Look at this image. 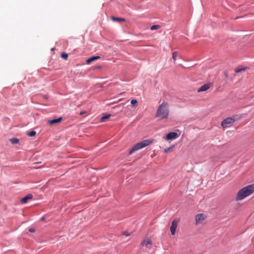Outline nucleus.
Masks as SVG:
<instances>
[{
    "mask_svg": "<svg viewBox=\"0 0 254 254\" xmlns=\"http://www.w3.org/2000/svg\"><path fill=\"white\" fill-rule=\"evenodd\" d=\"M169 114V105L167 103L163 102L159 106L156 113V117L161 119H167Z\"/></svg>",
    "mask_w": 254,
    "mask_h": 254,
    "instance_id": "obj_1",
    "label": "nucleus"
},
{
    "mask_svg": "<svg viewBox=\"0 0 254 254\" xmlns=\"http://www.w3.org/2000/svg\"><path fill=\"white\" fill-rule=\"evenodd\" d=\"M254 192V185H249L240 190L237 195L236 200H241Z\"/></svg>",
    "mask_w": 254,
    "mask_h": 254,
    "instance_id": "obj_2",
    "label": "nucleus"
},
{
    "mask_svg": "<svg viewBox=\"0 0 254 254\" xmlns=\"http://www.w3.org/2000/svg\"><path fill=\"white\" fill-rule=\"evenodd\" d=\"M152 142V141L146 139L142 141H141L135 145H134L133 147L130 149V150L129 152V155L132 154L133 152L135 151H136L139 149H141L148 145H149Z\"/></svg>",
    "mask_w": 254,
    "mask_h": 254,
    "instance_id": "obj_3",
    "label": "nucleus"
},
{
    "mask_svg": "<svg viewBox=\"0 0 254 254\" xmlns=\"http://www.w3.org/2000/svg\"><path fill=\"white\" fill-rule=\"evenodd\" d=\"M241 118L238 115H236L232 117H228L224 119L221 122V126L223 128L229 127L231 126L235 122L239 120Z\"/></svg>",
    "mask_w": 254,
    "mask_h": 254,
    "instance_id": "obj_4",
    "label": "nucleus"
},
{
    "mask_svg": "<svg viewBox=\"0 0 254 254\" xmlns=\"http://www.w3.org/2000/svg\"><path fill=\"white\" fill-rule=\"evenodd\" d=\"M206 216L205 214L199 213L195 216V223L196 224H202L205 220Z\"/></svg>",
    "mask_w": 254,
    "mask_h": 254,
    "instance_id": "obj_5",
    "label": "nucleus"
},
{
    "mask_svg": "<svg viewBox=\"0 0 254 254\" xmlns=\"http://www.w3.org/2000/svg\"><path fill=\"white\" fill-rule=\"evenodd\" d=\"M179 222V219H175L172 222L171 226L170 227V231L171 234L174 235L175 234L176 228Z\"/></svg>",
    "mask_w": 254,
    "mask_h": 254,
    "instance_id": "obj_6",
    "label": "nucleus"
},
{
    "mask_svg": "<svg viewBox=\"0 0 254 254\" xmlns=\"http://www.w3.org/2000/svg\"><path fill=\"white\" fill-rule=\"evenodd\" d=\"M178 137V134L176 132H170L166 135V139L167 140H173L177 138Z\"/></svg>",
    "mask_w": 254,
    "mask_h": 254,
    "instance_id": "obj_7",
    "label": "nucleus"
},
{
    "mask_svg": "<svg viewBox=\"0 0 254 254\" xmlns=\"http://www.w3.org/2000/svg\"><path fill=\"white\" fill-rule=\"evenodd\" d=\"M210 87V84L207 83L203 85L197 89L198 92L205 91Z\"/></svg>",
    "mask_w": 254,
    "mask_h": 254,
    "instance_id": "obj_8",
    "label": "nucleus"
},
{
    "mask_svg": "<svg viewBox=\"0 0 254 254\" xmlns=\"http://www.w3.org/2000/svg\"><path fill=\"white\" fill-rule=\"evenodd\" d=\"M152 244V241L149 239H147L146 240H144L143 241H142L141 243V245L142 246H145L146 247L149 248L150 249V247H149V246H151Z\"/></svg>",
    "mask_w": 254,
    "mask_h": 254,
    "instance_id": "obj_9",
    "label": "nucleus"
},
{
    "mask_svg": "<svg viewBox=\"0 0 254 254\" xmlns=\"http://www.w3.org/2000/svg\"><path fill=\"white\" fill-rule=\"evenodd\" d=\"M32 197L33 195L32 194H28L21 199V202L22 203H26L29 199H32Z\"/></svg>",
    "mask_w": 254,
    "mask_h": 254,
    "instance_id": "obj_10",
    "label": "nucleus"
},
{
    "mask_svg": "<svg viewBox=\"0 0 254 254\" xmlns=\"http://www.w3.org/2000/svg\"><path fill=\"white\" fill-rule=\"evenodd\" d=\"M100 58V57H99V56H93V57H91V58L88 59L86 60V63L87 64H90L92 62L96 60L99 59Z\"/></svg>",
    "mask_w": 254,
    "mask_h": 254,
    "instance_id": "obj_11",
    "label": "nucleus"
},
{
    "mask_svg": "<svg viewBox=\"0 0 254 254\" xmlns=\"http://www.w3.org/2000/svg\"><path fill=\"white\" fill-rule=\"evenodd\" d=\"M62 117H60V118H59L58 119H53V120H49L48 121V123L50 124H57V123H58L59 122H60L62 120Z\"/></svg>",
    "mask_w": 254,
    "mask_h": 254,
    "instance_id": "obj_12",
    "label": "nucleus"
},
{
    "mask_svg": "<svg viewBox=\"0 0 254 254\" xmlns=\"http://www.w3.org/2000/svg\"><path fill=\"white\" fill-rule=\"evenodd\" d=\"M111 19L114 21H117L120 23L125 21V19L123 18L117 17L115 16H112Z\"/></svg>",
    "mask_w": 254,
    "mask_h": 254,
    "instance_id": "obj_13",
    "label": "nucleus"
},
{
    "mask_svg": "<svg viewBox=\"0 0 254 254\" xmlns=\"http://www.w3.org/2000/svg\"><path fill=\"white\" fill-rule=\"evenodd\" d=\"M110 114H106L102 117H101V118L100 119V121L101 122H104L107 119H109L110 117Z\"/></svg>",
    "mask_w": 254,
    "mask_h": 254,
    "instance_id": "obj_14",
    "label": "nucleus"
},
{
    "mask_svg": "<svg viewBox=\"0 0 254 254\" xmlns=\"http://www.w3.org/2000/svg\"><path fill=\"white\" fill-rule=\"evenodd\" d=\"M9 141L13 144H17L19 141V139L16 138H10L9 139Z\"/></svg>",
    "mask_w": 254,
    "mask_h": 254,
    "instance_id": "obj_15",
    "label": "nucleus"
},
{
    "mask_svg": "<svg viewBox=\"0 0 254 254\" xmlns=\"http://www.w3.org/2000/svg\"><path fill=\"white\" fill-rule=\"evenodd\" d=\"M178 56V52L176 51H175L172 54V58L174 60V63H175L176 61V58Z\"/></svg>",
    "mask_w": 254,
    "mask_h": 254,
    "instance_id": "obj_16",
    "label": "nucleus"
},
{
    "mask_svg": "<svg viewBox=\"0 0 254 254\" xmlns=\"http://www.w3.org/2000/svg\"><path fill=\"white\" fill-rule=\"evenodd\" d=\"M245 69V68H242V67H237L236 68H235V71L236 72H239L242 70H244Z\"/></svg>",
    "mask_w": 254,
    "mask_h": 254,
    "instance_id": "obj_17",
    "label": "nucleus"
},
{
    "mask_svg": "<svg viewBox=\"0 0 254 254\" xmlns=\"http://www.w3.org/2000/svg\"><path fill=\"white\" fill-rule=\"evenodd\" d=\"M36 132L34 130H32L28 133V135L29 136H34L36 135Z\"/></svg>",
    "mask_w": 254,
    "mask_h": 254,
    "instance_id": "obj_18",
    "label": "nucleus"
},
{
    "mask_svg": "<svg viewBox=\"0 0 254 254\" xmlns=\"http://www.w3.org/2000/svg\"><path fill=\"white\" fill-rule=\"evenodd\" d=\"M159 27V26L158 25H154L151 26V30H154L158 29Z\"/></svg>",
    "mask_w": 254,
    "mask_h": 254,
    "instance_id": "obj_19",
    "label": "nucleus"
},
{
    "mask_svg": "<svg viewBox=\"0 0 254 254\" xmlns=\"http://www.w3.org/2000/svg\"><path fill=\"white\" fill-rule=\"evenodd\" d=\"M62 57L64 59H66L68 58V54L65 53H63L62 54Z\"/></svg>",
    "mask_w": 254,
    "mask_h": 254,
    "instance_id": "obj_20",
    "label": "nucleus"
},
{
    "mask_svg": "<svg viewBox=\"0 0 254 254\" xmlns=\"http://www.w3.org/2000/svg\"><path fill=\"white\" fill-rule=\"evenodd\" d=\"M137 103V101L136 99H132L131 101V104L132 105L134 106Z\"/></svg>",
    "mask_w": 254,
    "mask_h": 254,
    "instance_id": "obj_21",
    "label": "nucleus"
},
{
    "mask_svg": "<svg viewBox=\"0 0 254 254\" xmlns=\"http://www.w3.org/2000/svg\"><path fill=\"white\" fill-rule=\"evenodd\" d=\"M29 231L31 233H33L35 231V230L34 228H30L29 229Z\"/></svg>",
    "mask_w": 254,
    "mask_h": 254,
    "instance_id": "obj_22",
    "label": "nucleus"
},
{
    "mask_svg": "<svg viewBox=\"0 0 254 254\" xmlns=\"http://www.w3.org/2000/svg\"><path fill=\"white\" fill-rule=\"evenodd\" d=\"M123 234H124V235H125L126 236H129V235H130V234H129V233H128L127 232H126V231L124 232Z\"/></svg>",
    "mask_w": 254,
    "mask_h": 254,
    "instance_id": "obj_23",
    "label": "nucleus"
},
{
    "mask_svg": "<svg viewBox=\"0 0 254 254\" xmlns=\"http://www.w3.org/2000/svg\"><path fill=\"white\" fill-rule=\"evenodd\" d=\"M85 113H86V112H85V111H81V112L80 113V114L81 115H82L84 114Z\"/></svg>",
    "mask_w": 254,
    "mask_h": 254,
    "instance_id": "obj_24",
    "label": "nucleus"
},
{
    "mask_svg": "<svg viewBox=\"0 0 254 254\" xmlns=\"http://www.w3.org/2000/svg\"><path fill=\"white\" fill-rule=\"evenodd\" d=\"M44 220V217L41 218V220Z\"/></svg>",
    "mask_w": 254,
    "mask_h": 254,
    "instance_id": "obj_25",
    "label": "nucleus"
},
{
    "mask_svg": "<svg viewBox=\"0 0 254 254\" xmlns=\"http://www.w3.org/2000/svg\"><path fill=\"white\" fill-rule=\"evenodd\" d=\"M54 50V48H52V49H51V50H52V51H53Z\"/></svg>",
    "mask_w": 254,
    "mask_h": 254,
    "instance_id": "obj_26",
    "label": "nucleus"
}]
</instances>
